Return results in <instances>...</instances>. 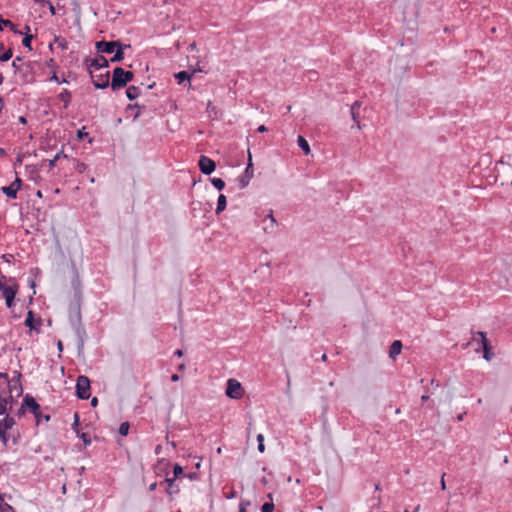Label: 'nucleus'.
<instances>
[{"instance_id": "obj_1", "label": "nucleus", "mask_w": 512, "mask_h": 512, "mask_svg": "<svg viewBox=\"0 0 512 512\" xmlns=\"http://www.w3.org/2000/svg\"><path fill=\"white\" fill-rule=\"evenodd\" d=\"M69 322L77 337L78 356L84 353V343L87 338L85 327L82 324L81 305L79 299L69 306Z\"/></svg>"}, {"instance_id": "obj_2", "label": "nucleus", "mask_w": 512, "mask_h": 512, "mask_svg": "<svg viewBox=\"0 0 512 512\" xmlns=\"http://www.w3.org/2000/svg\"><path fill=\"white\" fill-rule=\"evenodd\" d=\"M134 74L132 71L123 69L122 67H115L112 72V80L110 83L113 91L120 90L132 81Z\"/></svg>"}, {"instance_id": "obj_3", "label": "nucleus", "mask_w": 512, "mask_h": 512, "mask_svg": "<svg viewBox=\"0 0 512 512\" xmlns=\"http://www.w3.org/2000/svg\"><path fill=\"white\" fill-rule=\"evenodd\" d=\"M75 395L81 400H87L91 396V382L85 375H79L76 380Z\"/></svg>"}, {"instance_id": "obj_4", "label": "nucleus", "mask_w": 512, "mask_h": 512, "mask_svg": "<svg viewBox=\"0 0 512 512\" xmlns=\"http://www.w3.org/2000/svg\"><path fill=\"white\" fill-rule=\"evenodd\" d=\"M83 64L85 65L86 70L89 73L91 79L95 77L91 70L92 68L98 70L109 67V61L103 55H97V57L95 58L85 57Z\"/></svg>"}, {"instance_id": "obj_5", "label": "nucleus", "mask_w": 512, "mask_h": 512, "mask_svg": "<svg viewBox=\"0 0 512 512\" xmlns=\"http://www.w3.org/2000/svg\"><path fill=\"white\" fill-rule=\"evenodd\" d=\"M226 396L231 398V399H235V400H238V399H241L243 397V394H244V389L242 387V385L240 384L239 381H237L236 379H229L227 381V386H226Z\"/></svg>"}, {"instance_id": "obj_6", "label": "nucleus", "mask_w": 512, "mask_h": 512, "mask_svg": "<svg viewBox=\"0 0 512 512\" xmlns=\"http://www.w3.org/2000/svg\"><path fill=\"white\" fill-rule=\"evenodd\" d=\"M23 408L32 413L36 419V424H40V410L41 407L30 394H26L23 398Z\"/></svg>"}, {"instance_id": "obj_7", "label": "nucleus", "mask_w": 512, "mask_h": 512, "mask_svg": "<svg viewBox=\"0 0 512 512\" xmlns=\"http://www.w3.org/2000/svg\"><path fill=\"white\" fill-rule=\"evenodd\" d=\"M22 373L19 370L13 371V376L11 379L8 378V392L12 394L16 392V397H20L23 394V386L21 383Z\"/></svg>"}, {"instance_id": "obj_8", "label": "nucleus", "mask_w": 512, "mask_h": 512, "mask_svg": "<svg viewBox=\"0 0 512 512\" xmlns=\"http://www.w3.org/2000/svg\"><path fill=\"white\" fill-rule=\"evenodd\" d=\"M253 175H254V169H253L252 157H251L250 152H248L247 166H246L245 170L243 171V173L238 177L239 187L241 189H243L246 186H248L250 180L253 178Z\"/></svg>"}, {"instance_id": "obj_9", "label": "nucleus", "mask_w": 512, "mask_h": 512, "mask_svg": "<svg viewBox=\"0 0 512 512\" xmlns=\"http://www.w3.org/2000/svg\"><path fill=\"white\" fill-rule=\"evenodd\" d=\"M4 280H6V277L1 275L0 291L2 292L3 297L6 298V297H11V296H16V294L18 293V289H19L16 279L12 278V277H10L8 279L9 282L13 283L12 285H6Z\"/></svg>"}, {"instance_id": "obj_10", "label": "nucleus", "mask_w": 512, "mask_h": 512, "mask_svg": "<svg viewBox=\"0 0 512 512\" xmlns=\"http://www.w3.org/2000/svg\"><path fill=\"white\" fill-rule=\"evenodd\" d=\"M120 41L119 40H112V41H106V40H100L95 43V49L98 53V55L101 54H111L114 52L115 48L119 47Z\"/></svg>"}, {"instance_id": "obj_11", "label": "nucleus", "mask_w": 512, "mask_h": 512, "mask_svg": "<svg viewBox=\"0 0 512 512\" xmlns=\"http://www.w3.org/2000/svg\"><path fill=\"white\" fill-rule=\"evenodd\" d=\"M198 167L201 173L205 175L212 174L216 169V163L211 158L201 155L198 160Z\"/></svg>"}, {"instance_id": "obj_12", "label": "nucleus", "mask_w": 512, "mask_h": 512, "mask_svg": "<svg viewBox=\"0 0 512 512\" xmlns=\"http://www.w3.org/2000/svg\"><path fill=\"white\" fill-rule=\"evenodd\" d=\"M22 187V180L16 177L15 180L9 186H3L1 191L10 199H16L17 193Z\"/></svg>"}, {"instance_id": "obj_13", "label": "nucleus", "mask_w": 512, "mask_h": 512, "mask_svg": "<svg viewBox=\"0 0 512 512\" xmlns=\"http://www.w3.org/2000/svg\"><path fill=\"white\" fill-rule=\"evenodd\" d=\"M24 324L30 330L40 333V326L42 325V319L40 317H35V313L32 310H29Z\"/></svg>"}, {"instance_id": "obj_14", "label": "nucleus", "mask_w": 512, "mask_h": 512, "mask_svg": "<svg viewBox=\"0 0 512 512\" xmlns=\"http://www.w3.org/2000/svg\"><path fill=\"white\" fill-rule=\"evenodd\" d=\"M165 482L167 484L166 493L172 500L173 497L180 492L179 480H176L175 478H170L168 476V473H166Z\"/></svg>"}, {"instance_id": "obj_15", "label": "nucleus", "mask_w": 512, "mask_h": 512, "mask_svg": "<svg viewBox=\"0 0 512 512\" xmlns=\"http://www.w3.org/2000/svg\"><path fill=\"white\" fill-rule=\"evenodd\" d=\"M110 73L107 71L104 74L96 75L92 79V83L96 89H106L109 85Z\"/></svg>"}, {"instance_id": "obj_16", "label": "nucleus", "mask_w": 512, "mask_h": 512, "mask_svg": "<svg viewBox=\"0 0 512 512\" xmlns=\"http://www.w3.org/2000/svg\"><path fill=\"white\" fill-rule=\"evenodd\" d=\"M170 8L167 9L166 19L162 21V34H166L171 30H175L176 28H180L181 24L176 22L174 19H170Z\"/></svg>"}, {"instance_id": "obj_17", "label": "nucleus", "mask_w": 512, "mask_h": 512, "mask_svg": "<svg viewBox=\"0 0 512 512\" xmlns=\"http://www.w3.org/2000/svg\"><path fill=\"white\" fill-rule=\"evenodd\" d=\"M131 48V45L130 44H124L120 41V45L119 47L115 48L114 50V55L111 57L110 59V62L112 63H117V62H121L124 60V57H125V49H129Z\"/></svg>"}, {"instance_id": "obj_18", "label": "nucleus", "mask_w": 512, "mask_h": 512, "mask_svg": "<svg viewBox=\"0 0 512 512\" xmlns=\"http://www.w3.org/2000/svg\"><path fill=\"white\" fill-rule=\"evenodd\" d=\"M130 110H136V113L133 116V121H136L140 116H150V111L145 105L140 106L138 104H129L126 108V111Z\"/></svg>"}, {"instance_id": "obj_19", "label": "nucleus", "mask_w": 512, "mask_h": 512, "mask_svg": "<svg viewBox=\"0 0 512 512\" xmlns=\"http://www.w3.org/2000/svg\"><path fill=\"white\" fill-rule=\"evenodd\" d=\"M473 341L481 344L482 351L492 349L490 341L486 337V333L478 331L473 336Z\"/></svg>"}, {"instance_id": "obj_20", "label": "nucleus", "mask_w": 512, "mask_h": 512, "mask_svg": "<svg viewBox=\"0 0 512 512\" xmlns=\"http://www.w3.org/2000/svg\"><path fill=\"white\" fill-rule=\"evenodd\" d=\"M512 168V154L503 155L497 163L496 171L500 174L501 169L505 172L506 169Z\"/></svg>"}, {"instance_id": "obj_21", "label": "nucleus", "mask_w": 512, "mask_h": 512, "mask_svg": "<svg viewBox=\"0 0 512 512\" xmlns=\"http://www.w3.org/2000/svg\"><path fill=\"white\" fill-rule=\"evenodd\" d=\"M3 27L9 28L14 34L22 35L23 32L17 28V26L9 19H4L0 15V32L3 31Z\"/></svg>"}, {"instance_id": "obj_22", "label": "nucleus", "mask_w": 512, "mask_h": 512, "mask_svg": "<svg viewBox=\"0 0 512 512\" xmlns=\"http://www.w3.org/2000/svg\"><path fill=\"white\" fill-rule=\"evenodd\" d=\"M14 425H16L15 418L8 414L4 417L3 420H0V430L8 431L12 429Z\"/></svg>"}, {"instance_id": "obj_23", "label": "nucleus", "mask_w": 512, "mask_h": 512, "mask_svg": "<svg viewBox=\"0 0 512 512\" xmlns=\"http://www.w3.org/2000/svg\"><path fill=\"white\" fill-rule=\"evenodd\" d=\"M402 348H403V345L400 340L393 341L392 344L390 345V349H389L390 358L395 359V357L401 353Z\"/></svg>"}, {"instance_id": "obj_24", "label": "nucleus", "mask_w": 512, "mask_h": 512, "mask_svg": "<svg viewBox=\"0 0 512 512\" xmlns=\"http://www.w3.org/2000/svg\"><path fill=\"white\" fill-rule=\"evenodd\" d=\"M174 77L177 80L178 84H184L185 82H187L189 85L191 84L190 83L191 74L188 71L183 70L178 73H175Z\"/></svg>"}, {"instance_id": "obj_25", "label": "nucleus", "mask_w": 512, "mask_h": 512, "mask_svg": "<svg viewBox=\"0 0 512 512\" xmlns=\"http://www.w3.org/2000/svg\"><path fill=\"white\" fill-rule=\"evenodd\" d=\"M71 97V92L68 89H63L62 92L58 95V98L64 103V109H67L69 107Z\"/></svg>"}, {"instance_id": "obj_26", "label": "nucleus", "mask_w": 512, "mask_h": 512, "mask_svg": "<svg viewBox=\"0 0 512 512\" xmlns=\"http://www.w3.org/2000/svg\"><path fill=\"white\" fill-rule=\"evenodd\" d=\"M226 206H227L226 196L224 194H220L217 199V206H216L215 213L220 214L221 212H223L226 209Z\"/></svg>"}, {"instance_id": "obj_27", "label": "nucleus", "mask_w": 512, "mask_h": 512, "mask_svg": "<svg viewBox=\"0 0 512 512\" xmlns=\"http://www.w3.org/2000/svg\"><path fill=\"white\" fill-rule=\"evenodd\" d=\"M140 95V89L137 86L131 85L126 89V96L129 100H134Z\"/></svg>"}, {"instance_id": "obj_28", "label": "nucleus", "mask_w": 512, "mask_h": 512, "mask_svg": "<svg viewBox=\"0 0 512 512\" xmlns=\"http://www.w3.org/2000/svg\"><path fill=\"white\" fill-rule=\"evenodd\" d=\"M297 143L299 148L304 152L305 155H308L310 153V146L308 141L301 135L297 138Z\"/></svg>"}, {"instance_id": "obj_29", "label": "nucleus", "mask_w": 512, "mask_h": 512, "mask_svg": "<svg viewBox=\"0 0 512 512\" xmlns=\"http://www.w3.org/2000/svg\"><path fill=\"white\" fill-rule=\"evenodd\" d=\"M360 106H361V102L360 101H355L351 105V109H350L351 117H352L353 121L357 123L358 128H360V125H359V118H358L357 109H359Z\"/></svg>"}, {"instance_id": "obj_30", "label": "nucleus", "mask_w": 512, "mask_h": 512, "mask_svg": "<svg viewBox=\"0 0 512 512\" xmlns=\"http://www.w3.org/2000/svg\"><path fill=\"white\" fill-rule=\"evenodd\" d=\"M23 39H22V45L27 48L29 51H32V40L34 39V35L28 33V32H23Z\"/></svg>"}, {"instance_id": "obj_31", "label": "nucleus", "mask_w": 512, "mask_h": 512, "mask_svg": "<svg viewBox=\"0 0 512 512\" xmlns=\"http://www.w3.org/2000/svg\"><path fill=\"white\" fill-rule=\"evenodd\" d=\"M267 498L270 499V502H265L261 507V512H273L274 511V503L272 494H267Z\"/></svg>"}, {"instance_id": "obj_32", "label": "nucleus", "mask_w": 512, "mask_h": 512, "mask_svg": "<svg viewBox=\"0 0 512 512\" xmlns=\"http://www.w3.org/2000/svg\"><path fill=\"white\" fill-rule=\"evenodd\" d=\"M182 476H185L182 466H180L178 463H175L173 465V477L172 478H175L176 480H180Z\"/></svg>"}, {"instance_id": "obj_33", "label": "nucleus", "mask_w": 512, "mask_h": 512, "mask_svg": "<svg viewBox=\"0 0 512 512\" xmlns=\"http://www.w3.org/2000/svg\"><path fill=\"white\" fill-rule=\"evenodd\" d=\"M76 435L83 441L85 446H89L91 444V437L89 433L76 431Z\"/></svg>"}, {"instance_id": "obj_34", "label": "nucleus", "mask_w": 512, "mask_h": 512, "mask_svg": "<svg viewBox=\"0 0 512 512\" xmlns=\"http://www.w3.org/2000/svg\"><path fill=\"white\" fill-rule=\"evenodd\" d=\"M211 181V184L218 190V191H221L225 188V182L223 179L221 178H211L210 179Z\"/></svg>"}, {"instance_id": "obj_35", "label": "nucleus", "mask_w": 512, "mask_h": 512, "mask_svg": "<svg viewBox=\"0 0 512 512\" xmlns=\"http://www.w3.org/2000/svg\"><path fill=\"white\" fill-rule=\"evenodd\" d=\"M54 42L58 45L59 48H61L62 50H65L67 49L68 47V42L65 38L63 37H60V36H55L54 38Z\"/></svg>"}, {"instance_id": "obj_36", "label": "nucleus", "mask_w": 512, "mask_h": 512, "mask_svg": "<svg viewBox=\"0 0 512 512\" xmlns=\"http://www.w3.org/2000/svg\"><path fill=\"white\" fill-rule=\"evenodd\" d=\"M129 429H130V423L129 422H122L120 424L119 429H118V433L121 436H127L128 433H129Z\"/></svg>"}, {"instance_id": "obj_37", "label": "nucleus", "mask_w": 512, "mask_h": 512, "mask_svg": "<svg viewBox=\"0 0 512 512\" xmlns=\"http://www.w3.org/2000/svg\"><path fill=\"white\" fill-rule=\"evenodd\" d=\"M13 56V50L12 48H8L0 55V62H7L9 61Z\"/></svg>"}, {"instance_id": "obj_38", "label": "nucleus", "mask_w": 512, "mask_h": 512, "mask_svg": "<svg viewBox=\"0 0 512 512\" xmlns=\"http://www.w3.org/2000/svg\"><path fill=\"white\" fill-rule=\"evenodd\" d=\"M24 60L23 56H16L15 59L12 62V68L14 69V72H20L21 66L19 65V62H22Z\"/></svg>"}, {"instance_id": "obj_39", "label": "nucleus", "mask_w": 512, "mask_h": 512, "mask_svg": "<svg viewBox=\"0 0 512 512\" xmlns=\"http://www.w3.org/2000/svg\"><path fill=\"white\" fill-rule=\"evenodd\" d=\"M267 219L270 221V226H264V231L271 232L276 225V219L274 218L272 212L267 216Z\"/></svg>"}, {"instance_id": "obj_40", "label": "nucleus", "mask_w": 512, "mask_h": 512, "mask_svg": "<svg viewBox=\"0 0 512 512\" xmlns=\"http://www.w3.org/2000/svg\"><path fill=\"white\" fill-rule=\"evenodd\" d=\"M71 283H72L74 290L76 291L75 296H77V294H80V289H79L80 280H79V276H78L77 272H75V278L72 280Z\"/></svg>"}, {"instance_id": "obj_41", "label": "nucleus", "mask_w": 512, "mask_h": 512, "mask_svg": "<svg viewBox=\"0 0 512 512\" xmlns=\"http://www.w3.org/2000/svg\"><path fill=\"white\" fill-rule=\"evenodd\" d=\"M257 442L258 446L257 449L260 453H263L265 451V445H264V436L262 434L257 435Z\"/></svg>"}, {"instance_id": "obj_42", "label": "nucleus", "mask_w": 512, "mask_h": 512, "mask_svg": "<svg viewBox=\"0 0 512 512\" xmlns=\"http://www.w3.org/2000/svg\"><path fill=\"white\" fill-rule=\"evenodd\" d=\"M89 136L88 132L85 131V127H82L81 129L77 130L76 138L79 141L84 140Z\"/></svg>"}, {"instance_id": "obj_43", "label": "nucleus", "mask_w": 512, "mask_h": 512, "mask_svg": "<svg viewBox=\"0 0 512 512\" xmlns=\"http://www.w3.org/2000/svg\"><path fill=\"white\" fill-rule=\"evenodd\" d=\"M49 81H53L58 84L68 83V81L65 78L60 79V77L57 76V73L55 71H53L52 75L49 78Z\"/></svg>"}, {"instance_id": "obj_44", "label": "nucleus", "mask_w": 512, "mask_h": 512, "mask_svg": "<svg viewBox=\"0 0 512 512\" xmlns=\"http://www.w3.org/2000/svg\"><path fill=\"white\" fill-rule=\"evenodd\" d=\"M180 46H181V41L178 39L174 42V50L175 51H179L180 50ZM165 50H167V54L168 55H173V47H167V48H164Z\"/></svg>"}, {"instance_id": "obj_45", "label": "nucleus", "mask_w": 512, "mask_h": 512, "mask_svg": "<svg viewBox=\"0 0 512 512\" xmlns=\"http://www.w3.org/2000/svg\"><path fill=\"white\" fill-rule=\"evenodd\" d=\"M79 425H80V417L79 414L76 412L74 414V421L72 423V429L76 433V431H79Z\"/></svg>"}, {"instance_id": "obj_46", "label": "nucleus", "mask_w": 512, "mask_h": 512, "mask_svg": "<svg viewBox=\"0 0 512 512\" xmlns=\"http://www.w3.org/2000/svg\"><path fill=\"white\" fill-rule=\"evenodd\" d=\"M483 358L487 361H490L494 358V353L492 349L483 351Z\"/></svg>"}, {"instance_id": "obj_47", "label": "nucleus", "mask_w": 512, "mask_h": 512, "mask_svg": "<svg viewBox=\"0 0 512 512\" xmlns=\"http://www.w3.org/2000/svg\"><path fill=\"white\" fill-rule=\"evenodd\" d=\"M0 440L4 446L8 443V434L7 431L0 430Z\"/></svg>"}, {"instance_id": "obj_48", "label": "nucleus", "mask_w": 512, "mask_h": 512, "mask_svg": "<svg viewBox=\"0 0 512 512\" xmlns=\"http://www.w3.org/2000/svg\"><path fill=\"white\" fill-rule=\"evenodd\" d=\"M250 501H241L239 504V512H247V507L250 505Z\"/></svg>"}, {"instance_id": "obj_49", "label": "nucleus", "mask_w": 512, "mask_h": 512, "mask_svg": "<svg viewBox=\"0 0 512 512\" xmlns=\"http://www.w3.org/2000/svg\"><path fill=\"white\" fill-rule=\"evenodd\" d=\"M0 512H15V510L10 504H2Z\"/></svg>"}, {"instance_id": "obj_50", "label": "nucleus", "mask_w": 512, "mask_h": 512, "mask_svg": "<svg viewBox=\"0 0 512 512\" xmlns=\"http://www.w3.org/2000/svg\"><path fill=\"white\" fill-rule=\"evenodd\" d=\"M15 297L16 296H11V297H6L5 298V302H6L7 308L10 309V308H12L14 306Z\"/></svg>"}, {"instance_id": "obj_51", "label": "nucleus", "mask_w": 512, "mask_h": 512, "mask_svg": "<svg viewBox=\"0 0 512 512\" xmlns=\"http://www.w3.org/2000/svg\"><path fill=\"white\" fill-rule=\"evenodd\" d=\"M46 66L50 69H53L55 71L57 65H56V62L53 58H50L46 61Z\"/></svg>"}, {"instance_id": "obj_52", "label": "nucleus", "mask_w": 512, "mask_h": 512, "mask_svg": "<svg viewBox=\"0 0 512 512\" xmlns=\"http://www.w3.org/2000/svg\"><path fill=\"white\" fill-rule=\"evenodd\" d=\"M26 409L23 408V403L21 404V407L16 411L15 415L18 417V418H21L22 416L25 415L26 413Z\"/></svg>"}, {"instance_id": "obj_53", "label": "nucleus", "mask_w": 512, "mask_h": 512, "mask_svg": "<svg viewBox=\"0 0 512 512\" xmlns=\"http://www.w3.org/2000/svg\"><path fill=\"white\" fill-rule=\"evenodd\" d=\"M45 6L48 7L50 13L52 15H55L56 14V10H55V7L53 6V4L50 2V0H47V2H45Z\"/></svg>"}, {"instance_id": "obj_54", "label": "nucleus", "mask_w": 512, "mask_h": 512, "mask_svg": "<svg viewBox=\"0 0 512 512\" xmlns=\"http://www.w3.org/2000/svg\"><path fill=\"white\" fill-rule=\"evenodd\" d=\"M51 419V416L50 414H43L41 411H40V423L42 421H45V422H49Z\"/></svg>"}, {"instance_id": "obj_55", "label": "nucleus", "mask_w": 512, "mask_h": 512, "mask_svg": "<svg viewBox=\"0 0 512 512\" xmlns=\"http://www.w3.org/2000/svg\"><path fill=\"white\" fill-rule=\"evenodd\" d=\"M4 399H6V400H7V405H8V404L12 405V404L14 403V396H13V393H12V394H10V393L8 392V395H7V396H5V397H4Z\"/></svg>"}, {"instance_id": "obj_56", "label": "nucleus", "mask_w": 512, "mask_h": 512, "mask_svg": "<svg viewBox=\"0 0 512 512\" xmlns=\"http://www.w3.org/2000/svg\"><path fill=\"white\" fill-rule=\"evenodd\" d=\"M1 258L3 259V261L10 263L11 260L13 259V255L12 254H3L1 256Z\"/></svg>"}, {"instance_id": "obj_57", "label": "nucleus", "mask_w": 512, "mask_h": 512, "mask_svg": "<svg viewBox=\"0 0 512 512\" xmlns=\"http://www.w3.org/2000/svg\"><path fill=\"white\" fill-rule=\"evenodd\" d=\"M268 129L265 125H260L258 128H257V132L259 133H264L266 132Z\"/></svg>"}, {"instance_id": "obj_58", "label": "nucleus", "mask_w": 512, "mask_h": 512, "mask_svg": "<svg viewBox=\"0 0 512 512\" xmlns=\"http://www.w3.org/2000/svg\"><path fill=\"white\" fill-rule=\"evenodd\" d=\"M196 49V43L195 42H192L190 43L188 46H187V50L188 51H193Z\"/></svg>"}, {"instance_id": "obj_59", "label": "nucleus", "mask_w": 512, "mask_h": 512, "mask_svg": "<svg viewBox=\"0 0 512 512\" xmlns=\"http://www.w3.org/2000/svg\"><path fill=\"white\" fill-rule=\"evenodd\" d=\"M444 477H445V473L442 474V477H441V489L442 490H445L446 489V483L444 481Z\"/></svg>"}, {"instance_id": "obj_60", "label": "nucleus", "mask_w": 512, "mask_h": 512, "mask_svg": "<svg viewBox=\"0 0 512 512\" xmlns=\"http://www.w3.org/2000/svg\"><path fill=\"white\" fill-rule=\"evenodd\" d=\"M61 157H64V158L66 157V155L63 153V151L58 152V153L54 156V158H55L56 160H59Z\"/></svg>"}, {"instance_id": "obj_61", "label": "nucleus", "mask_w": 512, "mask_h": 512, "mask_svg": "<svg viewBox=\"0 0 512 512\" xmlns=\"http://www.w3.org/2000/svg\"><path fill=\"white\" fill-rule=\"evenodd\" d=\"M97 404H98V399H97V397H93V398L91 399V406H92V407H96V406H97Z\"/></svg>"}, {"instance_id": "obj_62", "label": "nucleus", "mask_w": 512, "mask_h": 512, "mask_svg": "<svg viewBox=\"0 0 512 512\" xmlns=\"http://www.w3.org/2000/svg\"><path fill=\"white\" fill-rule=\"evenodd\" d=\"M57 160L53 157V159L49 160V167L53 168L56 165Z\"/></svg>"}, {"instance_id": "obj_63", "label": "nucleus", "mask_w": 512, "mask_h": 512, "mask_svg": "<svg viewBox=\"0 0 512 512\" xmlns=\"http://www.w3.org/2000/svg\"><path fill=\"white\" fill-rule=\"evenodd\" d=\"M235 497H236V492H235V491L230 492V493L226 496V498H227V499H232V498H235Z\"/></svg>"}, {"instance_id": "obj_64", "label": "nucleus", "mask_w": 512, "mask_h": 512, "mask_svg": "<svg viewBox=\"0 0 512 512\" xmlns=\"http://www.w3.org/2000/svg\"><path fill=\"white\" fill-rule=\"evenodd\" d=\"M174 355L177 356V357H181L183 355V352H182V350L177 349V350L174 351Z\"/></svg>"}]
</instances>
